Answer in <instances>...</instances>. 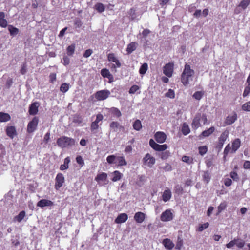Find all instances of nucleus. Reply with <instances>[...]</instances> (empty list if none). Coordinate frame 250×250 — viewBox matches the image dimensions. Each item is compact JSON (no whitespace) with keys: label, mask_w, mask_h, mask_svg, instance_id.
Wrapping results in <instances>:
<instances>
[{"label":"nucleus","mask_w":250,"mask_h":250,"mask_svg":"<svg viewBox=\"0 0 250 250\" xmlns=\"http://www.w3.org/2000/svg\"><path fill=\"white\" fill-rule=\"evenodd\" d=\"M174 69V63L170 62L166 64L163 67V73L168 77L172 75Z\"/></svg>","instance_id":"obj_10"},{"label":"nucleus","mask_w":250,"mask_h":250,"mask_svg":"<svg viewBox=\"0 0 250 250\" xmlns=\"http://www.w3.org/2000/svg\"><path fill=\"white\" fill-rule=\"evenodd\" d=\"M210 179V176L209 172L208 171L204 172L203 175V180L204 182L208 183Z\"/></svg>","instance_id":"obj_53"},{"label":"nucleus","mask_w":250,"mask_h":250,"mask_svg":"<svg viewBox=\"0 0 250 250\" xmlns=\"http://www.w3.org/2000/svg\"><path fill=\"white\" fill-rule=\"evenodd\" d=\"M75 144L76 141L74 139L65 136H62L57 140V145L62 148L72 146Z\"/></svg>","instance_id":"obj_2"},{"label":"nucleus","mask_w":250,"mask_h":250,"mask_svg":"<svg viewBox=\"0 0 250 250\" xmlns=\"http://www.w3.org/2000/svg\"><path fill=\"white\" fill-rule=\"evenodd\" d=\"M106 161L109 164H115L117 167L126 166L127 162L124 156L111 155L107 156Z\"/></svg>","instance_id":"obj_3"},{"label":"nucleus","mask_w":250,"mask_h":250,"mask_svg":"<svg viewBox=\"0 0 250 250\" xmlns=\"http://www.w3.org/2000/svg\"><path fill=\"white\" fill-rule=\"evenodd\" d=\"M200 113H198L196 115L195 117L193 120L192 123V126L193 128L195 129H197L199 128L201 126L200 124Z\"/></svg>","instance_id":"obj_23"},{"label":"nucleus","mask_w":250,"mask_h":250,"mask_svg":"<svg viewBox=\"0 0 250 250\" xmlns=\"http://www.w3.org/2000/svg\"><path fill=\"white\" fill-rule=\"evenodd\" d=\"M110 128L113 129L114 131H116V129L122 127L120 124L117 121H113L110 123L109 125Z\"/></svg>","instance_id":"obj_39"},{"label":"nucleus","mask_w":250,"mask_h":250,"mask_svg":"<svg viewBox=\"0 0 250 250\" xmlns=\"http://www.w3.org/2000/svg\"><path fill=\"white\" fill-rule=\"evenodd\" d=\"M76 160L77 163L81 166L83 167L84 165V162L82 158V157L80 155H78L76 157Z\"/></svg>","instance_id":"obj_51"},{"label":"nucleus","mask_w":250,"mask_h":250,"mask_svg":"<svg viewBox=\"0 0 250 250\" xmlns=\"http://www.w3.org/2000/svg\"><path fill=\"white\" fill-rule=\"evenodd\" d=\"M209 226L208 223L207 222L199 225L198 228L197 229V230L198 231H202L205 229L207 228Z\"/></svg>","instance_id":"obj_54"},{"label":"nucleus","mask_w":250,"mask_h":250,"mask_svg":"<svg viewBox=\"0 0 250 250\" xmlns=\"http://www.w3.org/2000/svg\"><path fill=\"white\" fill-rule=\"evenodd\" d=\"M112 174L113 175V177L111 179V180L113 182H116L120 180L123 176V174L119 171L118 170L114 171L112 173Z\"/></svg>","instance_id":"obj_30"},{"label":"nucleus","mask_w":250,"mask_h":250,"mask_svg":"<svg viewBox=\"0 0 250 250\" xmlns=\"http://www.w3.org/2000/svg\"><path fill=\"white\" fill-rule=\"evenodd\" d=\"M183 191V189L182 187L179 185H177L174 187V192L175 193L177 194L178 195H180L182 194Z\"/></svg>","instance_id":"obj_49"},{"label":"nucleus","mask_w":250,"mask_h":250,"mask_svg":"<svg viewBox=\"0 0 250 250\" xmlns=\"http://www.w3.org/2000/svg\"><path fill=\"white\" fill-rule=\"evenodd\" d=\"M8 28L11 36H15L17 35L19 32V29L14 27L12 25H9Z\"/></svg>","instance_id":"obj_36"},{"label":"nucleus","mask_w":250,"mask_h":250,"mask_svg":"<svg viewBox=\"0 0 250 250\" xmlns=\"http://www.w3.org/2000/svg\"><path fill=\"white\" fill-rule=\"evenodd\" d=\"M147 68H148V65L147 63H144V64H143L141 65V66L139 69L140 74L141 75L145 74L146 73V72L147 70Z\"/></svg>","instance_id":"obj_46"},{"label":"nucleus","mask_w":250,"mask_h":250,"mask_svg":"<svg viewBox=\"0 0 250 250\" xmlns=\"http://www.w3.org/2000/svg\"><path fill=\"white\" fill-rule=\"evenodd\" d=\"M208 147L207 146H201L198 147L199 153L201 155H204L208 151Z\"/></svg>","instance_id":"obj_44"},{"label":"nucleus","mask_w":250,"mask_h":250,"mask_svg":"<svg viewBox=\"0 0 250 250\" xmlns=\"http://www.w3.org/2000/svg\"><path fill=\"white\" fill-rule=\"evenodd\" d=\"M69 88V84L67 83H63L60 86V91L62 93L66 92Z\"/></svg>","instance_id":"obj_47"},{"label":"nucleus","mask_w":250,"mask_h":250,"mask_svg":"<svg viewBox=\"0 0 250 250\" xmlns=\"http://www.w3.org/2000/svg\"><path fill=\"white\" fill-rule=\"evenodd\" d=\"M166 96L170 98L173 99L175 97L174 91L171 89H169L167 92L166 93Z\"/></svg>","instance_id":"obj_57"},{"label":"nucleus","mask_w":250,"mask_h":250,"mask_svg":"<svg viewBox=\"0 0 250 250\" xmlns=\"http://www.w3.org/2000/svg\"><path fill=\"white\" fill-rule=\"evenodd\" d=\"M194 73V71L191 69L190 65L186 63L181 75V82L184 85L187 86L189 83V81L192 80Z\"/></svg>","instance_id":"obj_1"},{"label":"nucleus","mask_w":250,"mask_h":250,"mask_svg":"<svg viewBox=\"0 0 250 250\" xmlns=\"http://www.w3.org/2000/svg\"><path fill=\"white\" fill-rule=\"evenodd\" d=\"M170 155V153L168 151L162 152L160 154V158L163 160L167 159Z\"/></svg>","instance_id":"obj_50"},{"label":"nucleus","mask_w":250,"mask_h":250,"mask_svg":"<svg viewBox=\"0 0 250 250\" xmlns=\"http://www.w3.org/2000/svg\"><path fill=\"white\" fill-rule=\"evenodd\" d=\"M132 126L133 129L136 131H140L142 128L141 122L139 119H137L134 121Z\"/></svg>","instance_id":"obj_34"},{"label":"nucleus","mask_w":250,"mask_h":250,"mask_svg":"<svg viewBox=\"0 0 250 250\" xmlns=\"http://www.w3.org/2000/svg\"><path fill=\"white\" fill-rule=\"evenodd\" d=\"M230 177L235 181H238L239 179V177L236 171H233L230 173Z\"/></svg>","instance_id":"obj_52"},{"label":"nucleus","mask_w":250,"mask_h":250,"mask_svg":"<svg viewBox=\"0 0 250 250\" xmlns=\"http://www.w3.org/2000/svg\"><path fill=\"white\" fill-rule=\"evenodd\" d=\"M242 110L244 111L250 112V101L247 102L242 105Z\"/></svg>","instance_id":"obj_48"},{"label":"nucleus","mask_w":250,"mask_h":250,"mask_svg":"<svg viewBox=\"0 0 250 250\" xmlns=\"http://www.w3.org/2000/svg\"><path fill=\"white\" fill-rule=\"evenodd\" d=\"M75 50V44L73 43L67 47V54L68 56H72Z\"/></svg>","instance_id":"obj_38"},{"label":"nucleus","mask_w":250,"mask_h":250,"mask_svg":"<svg viewBox=\"0 0 250 250\" xmlns=\"http://www.w3.org/2000/svg\"><path fill=\"white\" fill-rule=\"evenodd\" d=\"M40 103L38 102L32 103L29 106L28 112L30 115H35L38 112Z\"/></svg>","instance_id":"obj_13"},{"label":"nucleus","mask_w":250,"mask_h":250,"mask_svg":"<svg viewBox=\"0 0 250 250\" xmlns=\"http://www.w3.org/2000/svg\"><path fill=\"white\" fill-rule=\"evenodd\" d=\"M241 141L237 138L235 139L232 143V153H234L240 147Z\"/></svg>","instance_id":"obj_27"},{"label":"nucleus","mask_w":250,"mask_h":250,"mask_svg":"<svg viewBox=\"0 0 250 250\" xmlns=\"http://www.w3.org/2000/svg\"><path fill=\"white\" fill-rule=\"evenodd\" d=\"M230 150H231V147H230V144H229L226 146L225 147V149L224 150V157H225L229 154V153L230 152Z\"/></svg>","instance_id":"obj_61"},{"label":"nucleus","mask_w":250,"mask_h":250,"mask_svg":"<svg viewBox=\"0 0 250 250\" xmlns=\"http://www.w3.org/2000/svg\"><path fill=\"white\" fill-rule=\"evenodd\" d=\"M107 60L109 62H112L116 63V66L118 67H120L121 66V63L120 62V61L116 57L115 54L113 53H109L107 55Z\"/></svg>","instance_id":"obj_20"},{"label":"nucleus","mask_w":250,"mask_h":250,"mask_svg":"<svg viewBox=\"0 0 250 250\" xmlns=\"http://www.w3.org/2000/svg\"><path fill=\"white\" fill-rule=\"evenodd\" d=\"M166 134L162 131L156 132L154 134V138L155 140L160 144L164 143L167 139Z\"/></svg>","instance_id":"obj_12"},{"label":"nucleus","mask_w":250,"mask_h":250,"mask_svg":"<svg viewBox=\"0 0 250 250\" xmlns=\"http://www.w3.org/2000/svg\"><path fill=\"white\" fill-rule=\"evenodd\" d=\"M64 181L63 175L61 173H58L55 178V188L57 190H59L63 186Z\"/></svg>","instance_id":"obj_8"},{"label":"nucleus","mask_w":250,"mask_h":250,"mask_svg":"<svg viewBox=\"0 0 250 250\" xmlns=\"http://www.w3.org/2000/svg\"><path fill=\"white\" fill-rule=\"evenodd\" d=\"M128 13L130 16V19L131 20H134L136 18V13H135V10L134 8H131Z\"/></svg>","instance_id":"obj_59"},{"label":"nucleus","mask_w":250,"mask_h":250,"mask_svg":"<svg viewBox=\"0 0 250 250\" xmlns=\"http://www.w3.org/2000/svg\"><path fill=\"white\" fill-rule=\"evenodd\" d=\"M70 162L69 157H66L64 160V163L60 166V169L61 170H64L68 168L69 163Z\"/></svg>","instance_id":"obj_31"},{"label":"nucleus","mask_w":250,"mask_h":250,"mask_svg":"<svg viewBox=\"0 0 250 250\" xmlns=\"http://www.w3.org/2000/svg\"><path fill=\"white\" fill-rule=\"evenodd\" d=\"M95 9L99 13H102L105 10V7L102 3H97L95 5Z\"/></svg>","instance_id":"obj_40"},{"label":"nucleus","mask_w":250,"mask_h":250,"mask_svg":"<svg viewBox=\"0 0 250 250\" xmlns=\"http://www.w3.org/2000/svg\"><path fill=\"white\" fill-rule=\"evenodd\" d=\"M26 213L24 210L21 211L18 215L15 216L13 218L14 222H21L25 217Z\"/></svg>","instance_id":"obj_28"},{"label":"nucleus","mask_w":250,"mask_h":250,"mask_svg":"<svg viewBox=\"0 0 250 250\" xmlns=\"http://www.w3.org/2000/svg\"><path fill=\"white\" fill-rule=\"evenodd\" d=\"M250 93V84H247L245 87L244 91L243 93L244 97L247 96Z\"/></svg>","instance_id":"obj_55"},{"label":"nucleus","mask_w":250,"mask_h":250,"mask_svg":"<svg viewBox=\"0 0 250 250\" xmlns=\"http://www.w3.org/2000/svg\"><path fill=\"white\" fill-rule=\"evenodd\" d=\"M250 3V0H242L239 3L238 7L245 9Z\"/></svg>","instance_id":"obj_43"},{"label":"nucleus","mask_w":250,"mask_h":250,"mask_svg":"<svg viewBox=\"0 0 250 250\" xmlns=\"http://www.w3.org/2000/svg\"><path fill=\"white\" fill-rule=\"evenodd\" d=\"M190 129L188 124L186 123H184L183 124L181 131L183 135H187L190 132Z\"/></svg>","instance_id":"obj_37"},{"label":"nucleus","mask_w":250,"mask_h":250,"mask_svg":"<svg viewBox=\"0 0 250 250\" xmlns=\"http://www.w3.org/2000/svg\"><path fill=\"white\" fill-rule=\"evenodd\" d=\"M143 162L144 165L151 167L155 163V159L151 156L150 154L147 153L143 158Z\"/></svg>","instance_id":"obj_9"},{"label":"nucleus","mask_w":250,"mask_h":250,"mask_svg":"<svg viewBox=\"0 0 250 250\" xmlns=\"http://www.w3.org/2000/svg\"><path fill=\"white\" fill-rule=\"evenodd\" d=\"M103 115L101 113L96 115V120L91 124L90 128L92 131L96 130L99 128L98 123L103 120Z\"/></svg>","instance_id":"obj_14"},{"label":"nucleus","mask_w":250,"mask_h":250,"mask_svg":"<svg viewBox=\"0 0 250 250\" xmlns=\"http://www.w3.org/2000/svg\"><path fill=\"white\" fill-rule=\"evenodd\" d=\"M163 244L166 249L168 250H171L174 246V244L169 239H165L163 241Z\"/></svg>","instance_id":"obj_29"},{"label":"nucleus","mask_w":250,"mask_h":250,"mask_svg":"<svg viewBox=\"0 0 250 250\" xmlns=\"http://www.w3.org/2000/svg\"><path fill=\"white\" fill-rule=\"evenodd\" d=\"M146 215L142 212H136L134 216V219L138 223H142L145 219Z\"/></svg>","instance_id":"obj_21"},{"label":"nucleus","mask_w":250,"mask_h":250,"mask_svg":"<svg viewBox=\"0 0 250 250\" xmlns=\"http://www.w3.org/2000/svg\"><path fill=\"white\" fill-rule=\"evenodd\" d=\"M227 205L225 201L221 203L217 208L218 211L217 213V215L219 214L223 210L225 209V208L227 207Z\"/></svg>","instance_id":"obj_41"},{"label":"nucleus","mask_w":250,"mask_h":250,"mask_svg":"<svg viewBox=\"0 0 250 250\" xmlns=\"http://www.w3.org/2000/svg\"><path fill=\"white\" fill-rule=\"evenodd\" d=\"M229 132L227 131H224L218 138V141L216 145V148L220 151L223 145L228 137Z\"/></svg>","instance_id":"obj_7"},{"label":"nucleus","mask_w":250,"mask_h":250,"mask_svg":"<svg viewBox=\"0 0 250 250\" xmlns=\"http://www.w3.org/2000/svg\"><path fill=\"white\" fill-rule=\"evenodd\" d=\"M138 43L136 42H131L127 45L126 52L128 54H131L133 51L136 50Z\"/></svg>","instance_id":"obj_24"},{"label":"nucleus","mask_w":250,"mask_h":250,"mask_svg":"<svg viewBox=\"0 0 250 250\" xmlns=\"http://www.w3.org/2000/svg\"><path fill=\"white\" fill-rule=\"evenodd\" d=\"M5 17L4 13L0 12V26L2 28H5L7 26V21Z\"/></svg>","instance_id":"obj_25"},{"label":"nucleus","mask_w":250,"mask_h":250,"mask_svg":"<svg viewBox=\"0 0 250 250\" xmlns=\"http://www.w3.org/2000/svg\"><path fill=\"white\" fill-rule=\"evenodd\" d=\"M215 130V128L213 126H212L208 128L207 130L203 131L201 135H200V137L201 138V136L203 137H208L210 135H211Z\"/></svg>","instance_id":"obj_33"},{"label":"nucleus","mask_w":250,"mask_h":250,"mask_svg":"<svg viewBox=\"0 0 250 250\" xmlns=\"http://www.w3.org/2000/svg\"><path fill=\"white\" fill-rule=\"evenodd\" d=\"M50 133L49 131L47 132L44 136L43 138V142L45 144H48L49 142V141L50 140Z\"/></svg>","instance_id":"obj_62"},{"label":"nucleus","mask_w":250,"mask_h":250,"mask_svg":"<svg viewBox=\"0 0 250 250\" xmlns=\"http://www.w3.org/2000/svg\"><path fill=\"white\" fill-rule=\"evenodd\" d=\"M224 185L227 187H229L232 184V180L231 179L227 178H225L224 181Z\"/></svg>","instance_id":"obj_63"},{"label":"nucleus","mask_w":250,"mask_h":250,"mask_svg":"<svg viewBox=\"0 0 250 250\" xmlns=\"http://www.w3.org/2000/svg\"><path fill=\"white\" fill-rule=\"evenodd\" d=\"M93 53V51L91 49H87L85 51L84 53H83V56L84 58H88Z\"/></svg>","instance_id":"obj_64"},{"label":"nucleus","mask_w":250,"mask_h":250,"mask_svg":"<svg viewBox=\"0 0 250 250\" xmlns=\"http://www.w3.org/2000/svg\"><path fill=\"white\" fill-rule=\"evenodd\" d=\"M171 197V192L169 189H166L162 195L163 200L166 202L169 201Z\"/></svg>","instance_id":"obj_26"},{"label":"nucleus","mask_w":250,"mask_h":250,"mask_svg":"<svg viewBox=\"0 0 250 250\" xmlns=\"http://www.w3.org/2000/svg\"><path fill=\"white\" fill-rule=\"evenodd\" d=\"M128 219V216L126 213L120 214L115 220L117 224H121L125 222Z\"/></svg>","instance_id":"obj_22"},{"label":"nucleus","mask_w":250,"mask_h":250,"mask_svg":"<svg viewBox=\"0 0 250 250\" xmlns=\"http://www.w3.org/2000/svg\"><path fill=\"white\" fill-rule=\"evenodd\" d=\"M110 112L114 116L118 118L122 116L120 110L116 107H112L110 109Z\"/></svg>","instance_id":"obj_35"},{"label":"nucleus","mask_w":250,"mask_h":250,"mask_svg":"<svg viewBox=\"0 0 250 250\" xmlns=\"http://www.w3.org/2000/svg\"><path fill=\"white\" fill-rule=\"evenodd\" d=\"M10 119L11 117L9 114L4 112H0V122H6L10 121Z\"/></svg>","instance_id":"obj_32"},{"label":"nucleus","mask_w":250,"mask_h":250,"mask_svg":"<svg viewBox=\"0 0 250 250\" xmlns=\"http://www.w3.org/2000/svg\"><path fill=\"white\" fill-rule=\"evenodd\" d=\"M139 87L137 85H132L129 90L130 94H134L137 90L139 89Z\"/></svg>","instance_id":"obj_58"},{"label":"nucleus","mask_w":250,"mask_h":250,"mask_svg":"<svg viewBox=\"0 0 250 250\" xmlns=\"http://www.w3.org/2000/svg\"><path fill=\"white\" fill-rule=\"evenodd\" d=\"M101 74L102 76L104 78H107L108 79V82L111 83L114 81V77L110 73L109 70L107 68H103L101 70Z\"/></svg>","instance_id":"obj_15"},{"label":"nucleus","mask_w":250,"mask_h":250,"mask_svg":"<svg viewBox=\"0 0 250 250\" xmlns=\"http://www.w3.org/2000/svg\"><path fill=\"white\" fill-rule=\"evenodd\" d=\"M39 122V118L37 116H35L31 121H30L27 126V131L29 133H31L34 132L38 126V125Z\"/></svg>","instance_id":"obj_4"},{"label":"nucleus","mask_w":250,"mask_h":250,"mask_svg":"<svg viewBox=\"0 0 250 250\" xmlns=\"http://www.w3.org/2000/svg\"><path fill=\"white\" fill-rule=\"evenodd\" d=\"M204 95V92L202 91H200L195 92L193 94L192 96L195 99H196L197 100H200L203 97Z\"/></svg>","instance_id":"obj_42"},{"label":"nucleus","mask_w":250,"mask_h":250,"mask_svg":"<svg viewBox=\"0 0 250 250\" xmlns=\"http://www.w3.org/2000/svg\"><path fill=\"white\" fill-rule=\"evenodd\" d=\"M95 180L99 184L101 182H104V184H107L108 183L107 180V174L105 172H102L101 173L97 174L95 178Z\"/></svg>","instance_id":"obj_16"},{"label":"nucleus","mask_w":250,"mask_h":250,"mask_svg":"<svg viewBox=\"0 0 250 250\" xmlns=\"http://www.w3.org/2000/svg\"><path fill=\"white\" fill-rule=\"evenodd\" d=\"M54 205L52 201L47 199H42L40 200L37 204L38 207L43 208L45 207H51Z\"/></svg>","instance_id":"obj_19"},{"label":"nucleus","mask_w":250,"mask_h":250,"mask_svg":"<svg viewBox=\"0 0 250 250\" xmlns=\"http://www.w3.org/2000/svg\"><path fill=\"white\" fill-rule=\"evenodd\" d=\"M6 135L11 139H13L17 135L16 129L14 126H7L5 130Z\"/></svg>","instance_id":"obj_18"},{"label":"nucleus","mask_w":250,"mask_h":250,"mask_svg":"<svg viewBox=\"0 0 250 250\" xmlns=\"http://www.w3.org/2000/svg\"><path fill=\"white\" fill-rule=\"evenodd\" d=\"M235 244L236 245L238 248H242L245 244V242L242 240L240 239H234Z\"/></svg>","instance_id":"obj_56"},{"label":"nucleus","mask_w":250,"mask_h":250,"mask_svg":"<svg viewBox=\"0 0 250 250\" xmlns=\"http://www.w3.org/2000/svg\"><path fill=\"white\" fill-rule=\"evenodd\" d=\"M110 95L108 90H102L97 91L95 94V97L98 101H103L106 99Z\"/></svg>","instance_id":"obj_5"},{"label":"nucleus","mask_w":250,"mask_h":250,"mask_svg":"<svg viewBox=\"0 0 250 250\" xmlns=\"http://www.w3.org/2000/svg\"><path fill=\"white\" fill-rule=\"evenodd\" d=\"M160 218L162 221L168 222L173 219V215L170 209H166L162 213Z\"/></svg>","instance_id":"obj_11"},{"label":"nucleus","mask_w":250,"mask_h":250,"mask_svg":"<svg viewBox=\"0 0 250 250\" xmlns=\"http://www.w3.org/2000/svg\"><path fill=\"white\" fill-rule=\"evenodd\" d=\"M200 121L203 122L204 125H205L207 124L208 122V119L207 117V116L205 114H200Z\"/></svg>","instance_id":"obj_60"},{"label":"nucleus","mask_w":250,"mask_h":250,"mask_svg":"<svg viewBox=\"0 0 250 250\" xmlns=\"http://www.w3.org/2000/svg\"><path fill=\"white\" fill-rule=\"evenodd\" d=\"M149 144L150 146L155 150L158 151H164L167 148L166 144L159 145L157 144L153 139H151L149 140Z\"/></svg>","instance_id":"obj_6"},{"label":"nucleus","mask_w":250,"mask_h":250,"mask_svg":"<svg viewBox=\"0 0 250 250\" xmlns=\"http://www.w3.org/2000/svg\"><path fill=\"white\" fill-rule=\"evenodd\" d=\"M182 160L184 162H185L188 164H191L193 163V158L188 156H183L182 158Z\"/></svg>","instance_id":"obj_45"},{"label":"nucleus","mask_w":250,"mask_h":250,"mask_svg":"<svg viewBox=\"0 0 250 250\" xmlns=\"http://www.w3.org/2000/svg\"><path fill=\"white\" fill-rule=\"evenodd\" d=\"M237 116L235 112H233L231 114L228 115L225 121L226 125H230L233 124L237 120Z\"/></svg>","instance_id":"obj_17"}]
</instances>
